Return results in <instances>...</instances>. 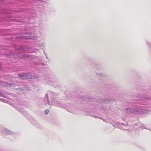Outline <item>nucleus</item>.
Instances as JSON below:
<instances>
[{"mask_svg": "<svg viewBox=\"0 0 151 151\" xmlns=\"http://www.w3.org/2000/svg\"><path fill=\"white\" fill-rule=\"evenodd\" d=\"M126 113L136 114H148L151 112V110L144 107L141 105H133L131 107L126 108L124 109Z\"/></svg>", "mask_w": 151, "mask_h": 151, "instance_id": "1", "label": "nucleus"}, {"mask_svg": "<svg viewBox=\"0 0 151 151\" xmlns=\"http://www.w3.org/2000/svg\"><path fill=\"white\" fill-rule=\"evenodd\" d=\"M76 97L77 98L79 99H78L79 100H82L83 101H85L88 102L93 101V102H95V101H98L101 103H104L105 104L109 103L111 102L115 101V99H114L111 98L97 100L96 98H94L93 97L81 96L79 95H76Z\"/></svg>", "mask_w": 151, "mask_h": 151, "instance_id": "2", "label": "nucleus"}, {"mask_svg": "<svg viewBox=\"0 0 151 151\" xmlns=\"http://www.w3.org/2000/svg\"><path fill=\"white\" fill-rule=\"evenodd\" d=\"M17 53L16 56L20 58L25 59L26 58L29 57V55L27 54H23V53L27 51V47L25 46L18 45L16 47Z\"/></svg>", "mask_w": 151, "mask_h": 151, "instance_id": "3", "label": "nucleus"}, {"mask_svg": "<svg viewBox=\"0 0 151 151\" xmlns=\"http://www.w3.org/2000/svg\"><path fill=\"white\" fill-rule=\"evenodd\" d=\"M4 20L7 22H11L15 20L17 22L19 21L17 19L12 17L11 14L7 13L5 12H0V22H2Z\"/></svg>", "mask_w": 151, "mask_h": 151, "instance_id": "4", "label": "nucleus"}, {"mask_svg": "<svg viewBox=\"0 0 151 151\" xmlns=\"http://www.w3.org/2000/svg\"><path fill=\"white\" fill-rule=\"evenodd\" d=\"M55 94V93L53 92H52L50 91H48L47 93L46 94V96H47V104L52 105L53 106L58 107H62L63 106V105L60 103L59 101H56L55 100H52V101H50L48 100V95H54Z\"/></svg>", "mask_w": 151, "mask_h": 151, "instance_id": "5", "label": "nucleus"}, {"mask_svg": "<svg viewBox=\"0 0 151 151\" xmlns=\"http://www.w3.org/2000/svg\"><path fill=\"white\" fill-rule=\"evenodd\" d=\"M55 94V93L53 92H52L50 91H48L47 93L46 94V96H47V104L52 105L53 106L58 107H62L63 106V105L60 103L59 101H56L55 100H52V101H50L48 100V95H54Z\"/></svg>", "mask_w": 151, "mask_h": 151, "instance_id": "6", "label": "nucleus"}, {"mask_svg": "<svg viewBox=\"0 0 151 151\" xmlns=\"http://www.w3.org/2000/svg\"><path fill=\"white\" fill-rule=\"evenodd\" d=\"M18 78L22 79H35L36 76L31 75V73H22L18 74Z\"/></svg>", "mask_w": 151, "mask_h": 151, "instance_id": "7", "label": "nucleus"}, {"mask_svg": "<svg viewBox=\"0 0 151 151\" xmlns=\"http://www.w3.org/2000/svg\"><path fill=\"white\" fill-rule=\"evenodd\" d=\"M148 95L145 94V95L142 94H139L137 96L135 100L138 101V100H141L144 101H147L150 99H151V94H150L148 92Z\"/></svg>", "mask_w": 151, "mask_h": 151, "instance_id": "8", "label": "nucleus"}, {"mask_svg": "<svg viewBox=\"0 0 151 151\" xmlns=\"http://www.w3.org/2000/svg\"><path fill=\"white\" fill-rule=\"evenodd\" d=\"M34 37L33 36H19L16 37V39L19 40H22L23 39H29L33 40Z\"/></svg>", "mask_w": 151, "mask_h": 151, "instance_id": "9", "label": "nucleus"}, {"mask_svg": "<svg viewBox=\"0 0 151 151\" xmlns=\"http://www.w3.org/2000/svg\"><path fill=\"white\" fill-rule=\"evenodd\" d=\"M3 132L6 135H12L14 134L13 132H11L6 128H4L3 129Z\"/></svg>", "mask_w": 151, "mask_h": 151, "instance_id": "10", "label": "nucleus"}, {"mask_svg": "<svg viewBox=\"0 0 151 151\" xmlns=\"http://www.w3.org/2000/svg\"><path fill=\"white\" fill-rule=\"evenodd\" d=\"M99 86L102 89H104L105 88L107 87L106 84L104 82H101V83L99 84Z\"/></svg>", "mask_w": 151, "mask_h": 151, "instance_id": "11", "label": "nucleus"}, {"mask_svg": "<svg viewBox=\"0 0 151 151\" xmlns=\"http://www.w3.org/2000/svg\"><path fill=\"white\" fill-rule=\"evenodd\" d=\"M6 56L8 58H16V56L14 54H13L12 53H11L10 54H6Z\"/></svg>", "mask_w": 151, "mask_h": 151, "instance_id": "12", "label": "nucleus"}, {"mask_svg": "<svg viewBox=\"0 0 151 151\" xmlns=\"http://www.w3.org/2000/svg\"><path fill=\"white\" fill-rule=\"evenodd\" d=\"M38 10L41 13H42L43 12L44 7L43 6H39L38 7Z\"/></svg>", "mask_w": 151, "mask_h": 151, "instance_id": "13", "label": "nucleus"}, {"mask_svg": "<svg viewBox=\"0 0 151 151\" xmlns=\"http://www.w3.org/2000/svg\"><path fill=\"white\" fill-rule=\"evenodd\" d=\"M30 122L32 124L34 125H37V123L36 120L35 119H32V120L30 121Z\"/></svg>", "mask_w": 151, "mask_h": 151, "instance_id": "14", "label": "nucleus"}, {"mask_svg": "<svg viewBox=\"0 0 151 151\" xmlns=\"http://www.w3.org/2000/svg\"><path fill=\"white\" fill-rule=\"evenodd\" d=\"M48 81L51 82L53 83H55L57 82V81L56 80L53 81L52 80H49Z\"/></svg>", "mask_w": 151, "mask_h": 151, "instance_id": "15", "label": "nucleus"}, {"mask_svg": "<svg viewBox=\"0 0 151 151\" xmlns=\"http://www.w3.org/2000/svg\"><path fill=\"white\" fill-rule=\"evenodd\" d=\"M33 33L31 32H25L24 34H28V35H33Z\"/></svg>", "mask_w": 151, "mask_h": 151, "instance_id": "16", "label": "nucleus"}, {"mask_svg": "<svg viewBox=\"0 0 151 151\" xmlns=\"http://www.w3.org/2000/svg\"><path fill=\"white\" fill-rule=\"evenodd\" d=\"M19 111L20 113L22 114V115H24V112L23 111L20 110H19Z\"/></svg>", "mask_w": 151, "mask_h": 151, "instance_id": "17", "label": "nucleus"}, {"mask_svg": "<svg viewBox=\"0 0 151 151\" xmlns=\"http://www.w3.org/2000/svg\"><path fill=\"white\" fill-rule=\"evenodd\" d=\"M49 112V110L48 109H46L45 111V114L47 115L48 114Z\"/></svg>", "mask_w": 151, "mask_h": 151, "instance_id": "18", "label": "nucleus"}, {"mask_svg": "<svg viewBox=\"0 0 151 151\" xmlns=\"http://www.w3.org/2000/svg\"><path fill=\"white\" fill-rule=\"evenodd\" d=\"M97 74L101 76H104V74L101 73H97Z\"/></svg>", "mask_w": 151, "mask_h": 151, "instance_id": "19", "label": "nucleus"}, {"mask_svg": "<svg viewBox=\"0 0 151 151\" xmlns=\"http://www.w3.org/2000/svg\"><path fill=\"white\" fill-rule=\"evenodd\" d=\"M0 99L2 101H4L6 103H7V100H6L5 99Z\"/></svg>", "mask_w": 151, "mask_h": 151, "instance_id": "20", "label": "nucleus"}, {"mask_svg": "<svg viewBox=\"0 0 151 151\" xmlns=\"http://www.w3.org/2000/svg\"><path fill=\"white\" fill-rule=\"evenodd\" d=\"M110 90H109V91H105V92L106 93H111L110 92Z\"/></svg>", "mask_w": 151, "mask_h": 151, "instance_id": "21", "label": "nucleus"}, {"mask_svg": "<svg viewBox=\"0 0 151 151\" xmlns=\"http://www.w3.org/2000/svg\"><path fill=\"white\" fill-rule=\"evenodd\" d=\"M147 92H149V93L150 94H151V90H148V91H147Z\"/></svg>", "mask_w": 151, "mask_h": 151, "instance_id": "22", "label": "nucleus"}, {"mask_svg": "<svg viewBox=\"0 0 151 151\" xmlns=\"http://www.w3.org/2000/svg\"><path fill=\"white\" fill-rule=\"evenodd\" d=\"M0 1L2 3L3 2V0H0Z\"/></svg>", "mask_w": 151, "mask_h": 151, "instance_id": "23", "label": "nucleus"}, {"mask_svg": "<svg viewBox=\"0 0 151 151\" xmlns=\"http://www.w3.org/2000/svg\"><path fill=\"white\" fill-rule=\"evenodd\" d=\"M103 121H104V122H106V120H105V121H104V120H103Z\"/></svg>", "mask_w": 151, "mask_h": 151, "instance_id": "24", "label": "nucleus"}, {"mask_svg": "<svg viewBox=\"0 0 151 151\" xmlns=\"http://www.w3.org/2000/svg\"><path fill=\"white\" fill-rule=\"evenodd\" d=\"M1 93H0V96H1Z\"/></svg>", "mask_w": 151, "mask_h": 151, "instance_id": "25", "label": "nucleus"}, {"mask_svg": "<svg viewBox=\"0 0 151 151\" xmlns=\"http://www.w3.org/2000/svg\"><path fill=\"white\" fill-rule=\"evenodd\" d=\"M42 1L43 2H45V1H44V0H42Z\"/></svg>", "mask_w": 151, "mask_h": 151, "instance_id": "26", "label": "nucleus"}, {"mask_svg": "<svg viewBox=\"0 0 151 151\" xmlns=\"http://www.w3.org/2000/svg\"><path fill=\"white\" fill-rule=\"evenodd\" d=\"M46 58L47 59H48V58L46 56Z\"/></svg>", "mask_w": 151, "mask_h": 151, "instance_id": "27", "label": "nucleus"}, {"mask_svg": "<svg viewBox=\"0 0 151 151\" xmlns=\"http://www.w3.org/2000/svg\"><path fill=\"white\" fill-rule=\"evenodd\" d=\"M110 96V94H108V96Z\"/></svg>", "mask_w": 151, "mask_h": 151, "instance_id": "28", "label": "nucleus"}, {"mask_svg": "<svg viewBox=\"0 0 151 151\" xmlns=\"http://www.w3.org/2000/svg\"><path fill=\"white\" fill-rule=\"evenodd\" d=\"M98 117L99 118H100L101 119V117Z\"/></svg>", "mask_w": 151, "mask_h": 151, "instance_id": "29", "label": "nucleus"}, {"mask_svg": "<svg viewBox=\"0 0 151 151\" xmlns=\"http://www.w3.org/2000/svg\"><path fill=\"white\" fill-rule=\"evenodd\" d=\"M150 45V47H151V45Z\"/></svg>", "mask_w": 151, "mask_h": 151, "instance_id": "30", "label": "nucleus"}, {"mask_svg": "<svg viewBox=\"0 0 151 151\" xmlns=\"http://www.w3.org/2000/svg\"><path fill=\"white\" fill-rule=\"evenodd\" d=\"M90 60H92V59H90Z\"/></svg>", "mask_w": 151, "mask_h": 151, "instance_id": "31", "label": "nucleus"}, {"mask_svg": "<svg viewBox=\"0 0 151 151\" xmlns=\"http://www.w3.org/2000/svg\"><path fill=\"white\" fill-rule=\"evenodd\" d=\"M9 85L10 86H11V85H12V84H9Z\"/></svg>", "mask_w": 151, "mask_h": 151, "instance_id": "32", "label": "nucleus"}, {"mask_svg": "<svg viewBox=\"0 0 151 151\" xmlns=\"http://www.w3.org/2000/svg\"><path fill=\"white\" fill-rule=\"evenodd\" d=\"M48 83H50V82H48Z\"/></svg>", "mask_w": 151, "mask_h": 151, "instance_id": "33", "label": "nucleus"}]
</instances>
